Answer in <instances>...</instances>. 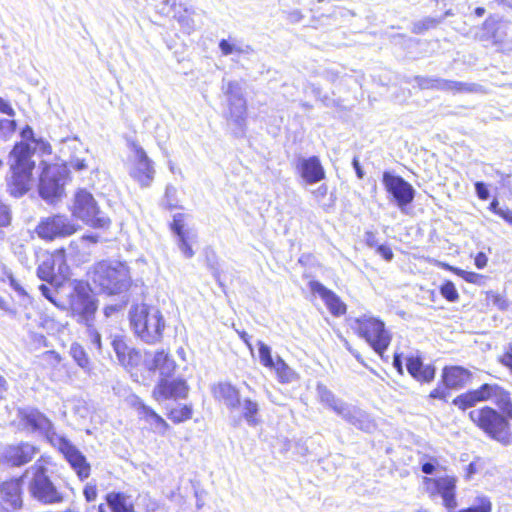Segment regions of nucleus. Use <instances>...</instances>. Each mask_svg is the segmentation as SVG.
<instances>
[{
  "label": "nucleus",
  "mask_w": 512,
  "mask_h": 512,
  "mask_svg": "<svg viewBox=\"0 0 512 512\" xmlns=\"http://www.w3.org/2000/svg\"><path fill=\"white\" fill-rule=\"evenodd\" d=\"M475 190H476L477 196L481 200H487L489 198V196H490L489 190H488L487 186L483 182H476L475 183Z\"/></svg>",
  "instance_id": "8fccbe9b"
},
{
  "label": "nucleus",
  "mask_w": 512,
  "mask_h": 512,
  "mask_svg": "<svg viewBox=\"0 0 512 512\" xmlns=\"http://www.w3.org/2000/svg\"><path fill=\"white\" fill-rule=\"evenodd\" d=\"M487 256L483 252H479L475 257V265L479 269H483L487 265Z\"/></svg>",
  "instance_id": "bf43d9fd"
},
{
  "label": "nucleus",
  "mask_w": 512,
  "mask_h": 512,
  "mask_svg": "<svg viewBox=\"0 0 512 512\" xmlns=\"http://www.w3.org/2000/svg\"><path fill=\"white\" fill-rule=\"evenodd\" d=\"M89 336H90V339H91V342L98 348L100 349L101 348V336L100 334L95 330V329H91L89 328Z\"/></svg>",
  "instance_id": "13d9d810"
},
{
  "label": "nucleus",
  "mask_w": 512,
  "mask_h": 512,
  "mask_svg": "<svg viewBox=\"0 0 512 512\" xmlns=\"http://www.w3.org/2000/svg\"><path fill=\"white\" fill-rule=\"evenodd\" d=\"M430 397L434 399H445L446 398V391L443 388H435L431 391Z\"/></svg>",
  "instance_id": "0e129e2a"
},
{
  "label": "nucleus",
  "mask_w": 512,
  "mask_h": 512,
  "mask_svg": "<svg viewBox=\"0 0 512 512\" xmlns=\"http://www.w3.org/2000/svg\"><path fill=\"white\" fill-rule=\"evenodd\" d=\"M69 297L72 312L88 322L96 311V304L89 293L88 285L82 282L74 283Z\"/></svg>",
  "instance_id": "4468645a"
},
{
  "label": "nucleus",
  "mask_w": 512,
  "mask_h": 512,
  "mask_svg": "<svg viewBox=\"0 0 512 512\" xmlns=\"http://www.w3.org/2000/svg\"><path fill=\"white\" fill-rule=\"evenodd\" d=\"M0 112L4 113V114H7L9 116H14L15 115V111L11 107V105L6 100H4L1 97H0Z\"/></svg>",
  "instance_id": "4d7b16f0"
},
{
  "label": "nucleus",
  "mask_w": 512,
  "mask_h": 512,
  "mask_svg": "<svg viewBox=\"0 0 512 512\" xmlns=\"http://www.w3.org/2000/svg\"><path fill=\"white\" fill-rule=\"evenodd\" d=\"M139 414L142 415L147 421L155 426V429L164 434L169 428L168 423L158 415L152 408L139 401Z\"/></svg>",
  "instance_id": "72a5a7b5"
},
{
  "label": "nucleus",
  "mask_w": 512,
  "mask_h": 512,
  "mask_svg": "<svg viewBox=\"0 0 512 512\" xmlns=\"http://www.w3.org/2000/svg\"><path fill=\"white\" fill-rule=\"evenodd\" d=\"M34 149L29 143L16 144L10 153L12 177L10 180V192L15 197L24 195L32 182V170L34 162L31 160Z\"/></svg>",
  "instance_id": "7ed1b4c3"
},
{
  "label": "nucleus",
  "mask_w": 512,
  "mask_h": 512,
  "mask_svg": "<svg viewBox=\"0 0 512 512\" xmlns=\"http://www.w3.org/2000/svg\"><path fill=\"white\" fill-rule=\"evenodd\" d=\"M77 230L78 225L64 214L43 217L35 227L36 235L44 241L66 238L76 233Z\"/></svg>",
  "instance_id": "9b49d317"
},
{
  "label": "nucleus",
  "mask_w": 512,
  "mask_h": 512,
  "mask_svg": "<svg viewBox=\"0 0 512 512\" xmlns=\"http://www.w3.org/2000/svg\"><path fill=\"white\" fill-rule=\"evenodd\" d=\"M309 288L312 293L317 294L324 301L325 305L333 315L340 316L345 314L346 305L333 291L326 288L322 283L318 281H311L309 283Z\"/></svg>",
  "instance_id": "5701e85b"
},
{
  "label": "nucleus",
  "mask_w": 512,
  "mask_h": 512,
  "mask_svg": "<svg viewBox=\"0 0 512 512\" xmlns=\"http://www.w3.org/2000/svg\"><path fill=\"white\" fill-rule=\"evenodd\" d=\"M492 400L500 410L512 419V403L510 395L497 384H483L478 389L457 396L453 404L465 410L478 402Z\"/></svg>",
  "instance_id": "423d86ee"
},
{
  "label": "nucleus",
  "mask_w": 512,
  "mask_h": 512,
  "mask_svg": "<svg viewBox=\"0 0 512 512\" xmlns=\"http://www.w3.org/2000/svg\"><path fill=\"white\" fill-rule=\"evenodd\" d=\"M68 176L67 167L59 164L46 165L39 180V194L47 202L59 199Z\"/></svg>",
  "instance_id": "9d476101"
},
{
  "label": "nucleus",
  "mask_w": 512,
  "mask_h": 512,
  "mask_svg": "<svg viewBox=\"0 0 512 512\" xmlns=\"http://www.w3.org/2000/svg\"><path fill=\"white\" fill-rule=\"evenodd\" d=\"M406 367L409 374L417 381L430 382L434 379L435 368L432 365H424L419 357L407 358Z\"/></svg>",
  "instance_id": "c85d7f7f"
},
{
  "label": "nucleus",
  "mask_w": 512,
  "mask_h": 512,
  "mask_svg": "<svg viewBox=\"0 0 512 512\" xmlns=\"http://www.w3.org/2000/svg\"><path fill=\"white\" fill-rule=\"evenodd\" d=\"M111 344H112L113 350L115 351V353L117 355L119 362L121 361L122 358L125 357L127 352L131 349L127 346V344L124 342V340L119 337H115L112 340Z\"/></svg>",
  "instance_id": "de8ad7c7"
},
{
  "label": "nucleus",
  "mask_w": 512,
  "mask_h": 512,
  "mask_svg": "<svg viewBox=\"0 0 512 512\" xmlns=\"http://www.w3.org/2000/svg\"><path fill=\"white\" fill-rule=\"evenodd\" d=\"M219 48H220L222 54L225 56L231 55L233 53L246 54L252 50L250 46L242 47L240 45H237L236 43H231L225 39H222L220 41Z\"/></svg>",
  "instance_id": "ea45409f"
},
{
  "label": "nucleus",
  "mask_w": 512,
  "mask_h": 512,
  "mask_svg": "<svg viewBox=\"0 0 512 512\" xmlns=\"http://www.w3.org/2000/svg\"><path fill=\"white\" fill-rule=\"evenodd\" d=\"M16 129L14 120L2 119L0 120V139L7 140L12 136Z\"/></svg>",
  "instance_id": "49530a36"
},
{
  "label": "nucleus",
  "mask_w": 512,
  "mask_h": 512,
  "mask_svg": "<svg viewBox=\"0 0 512 512\" xmlns=\"http://www.w3.org/2000/svg\"><path fill=\"white\" fill-rule=\"evenodd\" d=\"M194 237V233L178 237V247L186 258H191L194 255V251L191 247V241Z\"/></svg>",
  "instance_id": "79ce46f5"
},
{
  "label": "nucleus",
  "mask_w": 512,
  "mask_h": 512,
  "mask_svg": "<svg viewBox=\"0 0 512 512\" xmlns=\"http://www.w3.org/2000/svg\"><path fill=\"white\" fill-rule=\"evenodd\" d=\"M71 211L74 217L94 228H106L110 224V219L100 211L94 197L86 190L75 194Z\"/></svg>",
  "instance_id": "1a4fd4ad"
},
{
  "label": "nucleus",
  "mask_w": 512,
  "mask_h": 512,
  "mask_svg": "<svg viewBox=\"0 0 512 512\" xmlns=\"http://www.w3.org/2000/svg\"><path fill=\"white\" fill-rule=\"evenodd\" d=\"M1 210L3 211V215L0 217V224L4 226L8 225L10 222V214L8 208L6 206H3Z\"/></svg>",
  "instance_id": "69168bd1"
},
{
  "label": "nucleus",
  "mask_w": 512,
  "mask_h": 512,
  "mask_svg": "<svg viewBox=\"0 0 512 512\" xmlns=\"http://www.w3.org/2000/svg\"><path fill=\"white\" fill-rule=\"evenodd\" d=\"M23 478H15L0 485V512H18L22 508V482Z\"/></svg>",
  "instance_id": "a211bd4d"
},
{
  "label": "nucleus",
  "mask_w": 512,
  "mask_h": 512,
  "mask_svg": "<svg viewBox=\"0 0 512 512\" xmlns=\"http://www.w3.org/2000/svg\"><path fill=\"white\" fill-rule=\"evenodd\" d=\"M142 356L139 351L131 348L124 358L121 359L120 363L129 368L137 367L141 362Z\"/></svg>",
  "instance_id": "37998d69"
},
{
  "label": "nucleus",
  "mask_w": 512,
  "mask_h": 512,
  "mask_svg": "<svg viewBox=\"0 0 512 512\" xmlns=\"http://www.w3.org/2000/svg\"><path fill=\"white\" fill-rule=\"evenodd\" d=\"M509 28V21L498 16H489L483 24L484 36L495 44L502 43L505 40Z\"/></svg>",
  "instance_id": "bb28decb"
},
{
  "label": "nucleus",
  "mask_w": 512,
  "mask_h": 512,
  "mask_svg": "<svg viewBox=\"0 0 512 512\" xmlns=\"http://www.w3.org/2000/svg\"><path fill=\"white\" fill-rule=\"evenodd\" d=\"M98 242L97 235H84L79 239L70 243V248L75 250L79 254H88V248L90 244H96Z\"/></svg>",
  "instance_id": "4c0bfd02"
},
{
  "label": "nucleus",
  "mask_w": 512,
  "mask_h": 512,
  "mask_svg": "<svg viewBox=\"0 0 512 512\" xmlns=\"http://www.w3.org/2000/svg\"><path fill=\"white\" fill-rule=\"evenodd\" d=\"M351 327L364 338L373 350L382 355L391 342V335L378 318L363 315L353 320Z\"/></svg>",
  "instance_id": "0eeeda50"
},
{
  "label": "nucleus",
  "mask_w": 512,
  "mask_h": 512,
  "mask_svg": "<svg viewBox=\"0 0 512 512\" xmlns=\"http://www.w3.org/2000/svg\"><path fill=\"white\" fill-rule=\"evenodd\" d=\"M434 471H435V466L432 463L427 462V463H424L422 465V472L423 473H425V474H432Z\"/></svg>",
  "instance_id": "774afa93"
},
{
  "label": "nucleus",
  "mask_w": 512,
  "mask_h": 512,
  "mask_svg": "<svg viewBox=\"0 0 512 512\" xmlns=\"http://www.w3.org/2000/svg\"><path fill=\"white\" fill-rule=\"evenodd\" d=\"M455 271L464 280H466L467 282H471V283H475L477 281V279L480 277L479 274L474 273V272H467V271L460 270V269H455Z\"/></svg>",
  "instance_id": "864d4df0"
},
{
  "label": "nucleus",
  "mask_w": 512,
  "mask_h": 512,
  "mask_svg": "<svg viewBox=\"0 0 512 512\" xmlns=\"http://www.w3.org/2000/svg\"><path fill=\"white\" fill-rule=\"evenodd\" d=\"M214 398L222 402L228 409L234 410L240 405V392L229 382H219L212 386Z\"/></svg>",
  "instance_id": "a878e982"
},
{
  "label": "nucleus",
  "mask_w": 512,
  "mask_h": 512,
  "mask_svg": "<svg viewBox=\"0 0 512 512\" xmlns=\"http://www.w3.org/2000/svg\"><path fill=\"white\" fill-rule=\"evenodd\" d=\"M258 352H259V360L260 363L269 369H272V366H274L275 361L272 358L271 354V348L263 343L262 341L258 342Z\"/></svg>",
  "instance_id": "a19ab883"
},
{
  "label": "nucleus",
  "mask_w": 512,
  "mask_h": 512,
  "mask_svg": "<svg viewBox=\"0 0 512 512\" xmlns=\"http://www.w3.org/2000/svg\"><path fill=\"white\" fill-rule=\"evenodd\" d=\"M239 407L242 408V417L249 426L255 427L260 423L258 418L259 405L257 402L246 398L242 402L240 401Z\"/></svg>",
  "instance_id": "f704fd0d"
},
{
  "label": "nucleus",
  "mask_w": 512,
  "mask_h": 512,
  "mask_svg": "<svg viewBox=\"0 0 512 512\" xmlns=\"http://www.w3.org/2000/svg\"><path fill=\"white\" fill-rule=\"evenodd\" d=\"M48 463L47 459L40 457L25 470L22 478L26 479L28 492L35 500L43 504H58L64 497L48 475Z\"/></svg>",
  "instance_id": "f257e3e1"
},
{
  "label": "nucleus",
  "mask_w": 512,
  "mask_h": 512,
  "mask_svg": "<svg viewBox=\"0 0 512 512\" xmlns=\"http://www.w3.org/2000/svg\"><path fill=\"white\" fill-rule=\"evenodd\" d=\"M414 80L418 87L421 89H437L443 91L469 93L480 91V86L474 83L422 76H416Z\"/></svg>",
  "instance_id": "6ab92c4d"
},
{
  "label": "nucleus",
  "mask_w": 512,
  "mask_h": 512,
  "mask_svg": "<svg viewBox=\"0 0 512 512\" xmlns=\"http://www.w3.org/2000/svg\"><path fill=\"white\" fill-rule=\"evenodd\" d=\"M497 215L501 216L508 223L512 224V211L509 209L501 208L499 209Z\"/></svg>",
  "instance_id": "e2e57ef3"
},
{
  "label": "nucleus",
  "mask_w": 512,
  "mask_h": 512,
  "mask_svg": "<svg viewBox=\"0 0 512 512\" xmlns=\"http://www.w3.org/2000/svg\"><path fill=\"white\" fill-rule=\"evenodd\" d=\"M441 295L448 301L454 302L459 298L458 291L451 281L445 282L440 288Z\"/></svg>",
  "instance_id": "a18cd8bd"
},
{
  "label": "nucleus",
  "mask_w": 512,
  "mask_h": 512,
  "mask_svg": "<svg viewBox=\"0 0 512 512\" xmlns=\"http://www.w3.org/2000/svg\"><path fill=\"white\" fill-rule=\"evenodd\" d=\"M385 190L392 196L394 202L401 211L409 205L415 197V189L402 177L390 172H384L382 178Z\"/></svg>",
  "instance_id": "ddd939ff"
},
{
  "label": "nucleus",
  "mask_w": 512,
  "mask_h": 512,
  "mask_svg": "<svg viewBox=\"0 0 512 512\" xmlns=\"http://www.w3.org/2000/svg\"><path fill=\"white\" fill-rule=\"evenodd\" d=\"M70 355L79 367L86 371L90 370L89 358L81 345L73 343L70 347Z\"/></svg>",
  "instance_id": "e433bc0d"
},
{
  "label": "nucleus",
  "mask_w": 512,
  "mask_h": 512,
  "mask_svg": "<svg viewBox=\"0 0 512 512\" xmlns=\"http://www.w3.org/2000/svg\"><path fill=\"white\" fill-rule=\"evenodd\" d=\"M92 281L100 291L108 295L120 294L130 286L129 268L118 261L100 262L94 269Z\"/></svg>",
  "instance_id": "39448f33"
},
{
  "label": "nucleus",
  "mask_w": 512,
  "mask_h": 512,
  "mask_svg": "<svg viewBox=\"0 0 512 512\" xmlns=\"http://www.w3.org/2000/svg\"><path fill=\"white\" fill-rule=\"evenodd\" d=\"M316 390L320 402L340 416L348 404L336 398L333 392L323 384H318Z\"/></svg>",
  "instance_id": "2f4dec72"
},
{
  "label": "nucleus",
  "mask_w": 512,
  "mask_h": 512,
  "mask_svg": "<svg viewBox=\"0 0 512 512\" xmlns=\"http://www.w3.org/2000/svg\"><path fill=\"white\" fill-rule=\"evenodd\" d=\"M39 290H40L41 294L46 299H48L50 302L56 304L54 296H53L54 289L50 288L49 286H47L45 284H42V285L39 286Z\"/></svg>",
  "instance_id": "5fc2aeb1"
},
{
  "label": "nucleus",
  "mask_w": 512,
  "mask_h": 512,
  "mask_svg": "<svg viewBox=\"0 0 512 512\" xmlns=\"http://www.w3.org/2000/svg\"><path fill=\"white\" fill-rule=\"evenodd\" d=\"M297 170L308 184L317 183L325 178V171L318 157L299 158Z\"/></svg>",
  "instance_id": "4be33fe9"
},
{
  "label": "nucleus",
  "mask_w": 512,
  "mask_h": 512,
  "mask_svg": "<svg viewBox=\"0 0 512 512\" xmlns=\"http://www.w3.org/2000/svg\"><path fill=\"white\" fill-rule=\"evenodd\" d=\"M175 194L176 189L173 186L166 187L164 203L169 209L176 207V204H174L171 200L172 196H174Z\"/></svg>",
  "instance_id": "3c124183"
},
{
  "label": "nucleus",
  "mask_w": 512,
  "mask_h": 512,
  "mask_svg": "<svg viewBox=\"0 0 512 512\" xmlns=\"http://www.w3.org/2000/svg\"><path fill=\"white\" fill-rule=\"evenodd\" d=\"M144 365L150 371L159 370L163 377H170L176 368L175 361L164 350L146 354Z\"/></svg>",
  "instance_id": "b1692460"
},
{
  "label": "nucleus",
  "mask_w": 512,
  "mask_h": 512,
  "mask_svg": "<svg viewBox=\"0 0 512 512\" xmlns=\"http://www.w3.org/2000/svg\"><path fill=\"white\" fill-rule=\"evenodd\" d=\"M65 147L72 153L68 161L69 166L79 172L86 170L88 168L86 158L88 151L83 148L82 143L77 139H73L67 141Z\"/></svg>",
  "instance_id": "c756f323"
},
{
  "label": "nucleus",
  "mask_w": 512,
  "mask_h": 512,
  "mask_svg": "<svg viewBox=\"0 0 512 512\" xmlns=\"http://www.w3.org/2000/svg\"><path fill=\"white\" fill-rule=\"evenodd\" d=\"M272 369L275 370L278 380L282 383H290L296 378L295 372L279 356L276 358Z\"/></svg>",
  "instance_id": "c9c22d12"
},
{
  "label": "nucleus",
  "mask_w": 512,
  "mask_h": 512,
  "mask_svg": "<svg viewBox=\"0 0 512 512\" xmlns=\"http://www.w3.org/2000/svg\"><path fill=\"white\" fill-rule=\"evenodd\" d=\"M345 421L358 429L370 432L374 428V423L363 410L347 405L340 415Z\"/></svg>",
  "instance_id": "cd10ccee"
},
{
  "label": "nucleus",
  "mask_w": 512,
  "mask_h": 512,
  "mask_svg": "<svg viewBox=\"0 0 512 512\" xmlns=\"http://www.w3.org/2000/svg\"><path fill=\"white\" fill-rule=\"evenodd\" d=\"M128 173L142 188L150 187L154 181V162L139 145H133V154L128 159Z\"/></svg>",
  "instance_id": "f8f14e48"
},
{
  "label": "nucleus",
  "mask_w": 512,
  "mask_h": 512,
  "mask_svg": "<svg viewBox=\"0 0 512 512\" xmlns=\"http://www.w3.org/2000/svg\"><path fill=\"white\" fill-rule=\"evenodd\" d=\"M106 501L112 512H134L130 497L121 492H110Z\"/></svg>",
  "instance_id": "473e14b6"
},
{
  "label": "nucleus",
  "mask_w": 512,
  "mask_h": 512,
  "mask_svg": "<svg viewBox=\"0 0 512 512\" xmlns=\"http://www.w3.org/2000/svg\"><path fill=\"white\" fill-rule=\"evenodd\" d=\"M20 423L30 431L48 433L52 428L50 420L35 409H23L19 411Z\"/></svg>",
  "instance_id": "393cba45"
},
{
  "label": "nucleus",
  "mask_w": 512,
  "mask_h": 512,
  "mask_svg": "<svg viewBox=\"0 0 512 512\" xmlns=\"http://www.w3.org/2000/svg\"><path fill=\"white\" fill-rule=\"evenodd\" d=\"M377 253L380 254L387 261H390L393 258L392 250L385 245H379L377 247Z\"/></svg>",
  "instance_id": "6e6d98bb"
},
{
  "label": "nucleus",
  "mask_w": 512,
  "mask_h": 512,
  "mask_svg": "<svg viewBox=\"0 0 512 512\" xmlns=\"http://www.w3.org/2000/svg\"><path fill=\"white\" fill-rule=\"evenodd\" d=\"M327 192H328V188L326 185L323 184V185H320L317 189H315L313 191V194L317 199H323L324 197H326Z\"/></svg>",
  "instance_id": "680f3d73"
},
{
  "label": "nucleus",
  "mask_w": 512,
  "mask_h": 512,
  "mask_svg": "<svg viewBox=\"0 0 512 512\" xmlns=\"http://www.w3.org/2000/svg\"><path fill=\"white\" fill-rule=\"evenodd\" d=\"M172 230L176 233L178 237L181 235H187L191 234L192 232L188 230H184V223H183V215L182 214H176L174 215L173 223L171 225Z\"/></svg>",
  "instance_id": "09e8293b"
},
{
  "label": "nucleus",
  "mask_w": 512,
  "mask_h": 512,
  "mask_svg": "<svg viewBox=\"0 0 512 512\" xmlns=\"http://www.w3.org/2000/svg\"><path fill=\"white\" fill-rule=\"evenodd\" d=\"M44 357L47 361H49L52 364L59 363L61 361L60 355L55 351L45 352Z\"/></svg>",
  "instance_id": "052dcab7"
},
{
  "label": "nucleus",
  "mask_w": 512,
  "mask_h": 512,
  "mask_svg": "<svg viewBox=\"0 0 512 512\" xmlns=\"http://www.w3.org/2000/svg\"><path fill=\"white\" fill-rule=\"evenodd\" d=\"M55 445L81 480L89 477L90 464L85 456L68 439L58 437Z\"/></svg>",
  "instance_id": "f3484780"
},
{
  "label": "nucleus",
  "mask_w": 512,
  "mask_h": 512,
  "mask_svg": "<svg viewBox=\"0 0 512 512\" xmlns=\"http://www.w3.org/2000/svg\"><path fill=\"white\" fill-rule=\"evenodd\" d=\"M425 484L431 494H438L441 496L443 505L447 510H454L457 506L455 497L457 479L451 475L441 477L425 478Z\"/></svg>",
  "instance_id": "dca6fc26"
},
{
  "label": "nucleus",
  "mask_w": 512,
  "mask_h": 512,
  "mask_svg": "<svg viewBox=\"0 0 512 512\" xmlns=\"http://www.w3.org/2000/svg\"><path fill=\"white\" fill-rule=\"evenodd\" d=\"M40 259L37 276L48 283L53 282L56 273L64 275L68 270L64 249H57L53 253L44 252Z\"/></svg>",
  "instance_id": "2eb2a0df"
},
{
  "label": "nucleus",
  "mask_w": 512,
  "mask_h": 512,
  "mask_svg": "<svg viewBox=\"0 0 512 512\" xmlns=\"http://www.w3.org/2000/svg\"><path fill=\"white\" fill-rule=\"evenodd\" d=\"M83 494L88 502H92L97 497V489L95 485L87 484L83 490Z\"/></svg>",
  "instance_id": "603ef678"
},
{
  "label": "nucleus",
  "mask_w": 512,
  "mask_h": 512,
  "mask_svg": "<svg viewBox=\"0 0 512 512\" xmlns=\"http://www.w3.org/2000/svg\"><path fill=\"white\" fill-rule=\"evenodd\" d=\"M470 420L482 430L488 437L501 443L509 445L512 442V432L506 414H500L495 409L485 406L469 412Z\"/></svg>",
  "instance_id": "20e7f679"
},
{
  "label": "nucleus",
  "mask_w": 512,
  "mask_h": 512,
  "mask_svg": "<svg viewBox=\"0 0 512 512\" xmlns=\"http://www.w3.org/2000/svg\"><path fill=\"white\" fill-rule=\"evenodd\" d=\"M228 101V122L236 136H243L246 129L247 104L243 87L237 81H229L222 86Z\"/></svg>",
  "instance_id": "6e6552de"
},
{
  "label": "nucleus",
  "mask_w": 512,
  "mask_h": 512,
  "mask_svg": "<svg viewBox=\"0 0 512 512\" xmlns=\"http://www.w3.org/2000/svg\"><path fill=\"white\" fill-rule=\"evenodd\" d=\"M470 373L462 367L445 368L442 379L447 388L457 389L463 387L468 381Z\"/></svg>",
  "instance_id": "7c9ffc66"
},
{
  "label": "nucleus",
  "mask_w": 512,
  "mask_h": 512,
  "mask_svg": "<svg viewBox=\"0 0 512 512\" xmlns=\"http://www.w3.org/2000/svg\"><path fill=\"white\" fill-rule=\"evenodd\" d=\"M486 299L488 303H491L495 307H497L499 310H506L509 306L507 299L498 293H495L493 291L487 292Z\"/></svg>",
  "instance_id": "c03bdc74"
},
{
  "label": "nucleus",
  "mask_w": 512,
  "mask_h": 512,
  "mask_svg": "<svg viewBox=\"0 0 512 512\" xmlns=\"http://www.w3.org/2000/svg\"><path fill=\"white\" fill-rule=\"evenodd\" d=\"M365 241H366L367 245L370 247L376 246V237H375L374 233H372V232H367L365 234Z\"/></svg>",
  "instance_id": "338daca9"
},
{
  "label": "nucleus",
  "mask_w": 512,
  "mask_h": 512,
  "mask_svg": "<svg viewBox=\"0 0 512 512\" xmlns=\"http://www.w3.org/2000/svg\"><path fill=\"white\" fill-rule=\"evenodd\" d=\"M38 453V447L28 442H22L6 447L3 458L12 466H22L29 463Z\"/></svg>",
  "instance_id": "412c9836"
},
{
  "label": "nucleus",
  "mask_w": 512,
  "mask_h": 512,
  "mask_svg": "<svg viewBox=\"0 0 512 512\" xmlns=\"http://www.w3.org/2000/svg\"><path fill=\"white\" fill-rule=\"evenodd\" d=\"M129 317L135 334L141 340L149 344L160 341L165 321L158 308L137 304L131 307Z\"/></svg>",
  "instance_id": "f03ea898"
},
{
  "label": "nucleus",
  "mask_w": 512,
  "mask_h": 512,
  "mask_svg": "<svg viewBox=\"0 0 512 512\" xmlns=\"http://www.w3.org/2000/svg\"><path fill=\"white\" fill-rule=\"evenodd\" d=\"M191 417H192V407L189 405H184L181 407L174 408L168 414V418L173 423H176V424L182 423L186 420H189V419H191Z\"/></svg>",
  "instance_id": "58836bf2"
},
{
  "label": "nucleus",
  "mask_w": 512,
  "mask_h": 512,
  "mask_svg": "<svg viewBox=\"0 0 512 512\" xmlns=\"http://www.w3.org/2000/svg\"><path fill=\"white\" fill-rule=\"evenodd\" d=\"M162 378L153 389V397L157 401L167 399H185L189 393V386L184 379Z\"/></svg>",
  "instance_id": "aec40b11"
}]
</instances>
